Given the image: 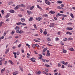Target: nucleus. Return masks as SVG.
Instances as JSON below:
<instances>
[{
    "label": "nucleus",
    "mask_w": 75,
    "mask_h": 75,
    "mask_svg": "<svg viewBox=\"0 0 75 75\" xmlns=\"http://www.w3.org/2000/svg\"><path fill=\"white\" fill-rule=\"evenodd\" d=\"M45 2L46 4H47L48 5H50L51 4V3L50 2L47 0H45Z\"/></svg>",
    "instance_id": "nucleus-1"
},
{
    "label": "nucleus",
    "mask_w": 75,
    "mask_h": 75,
    "mask_svg": "<svg viewBox=\"0 0 75 75\" xmlns=\"http://www.w3.org/2000/svg\"><path fill=\"white\" fill-rule=\"evenodd\" d=\"M60 63H61V64H64V65H67L68 64V63L67 62H66L65 63V62L64 61L61 62Z\"/></svg>",
    "instance_id": "nucleus-2"
},
{
    "label": "nucleus",
    "mask_w": 75,
    "mask_h": 75,
    "mask_svg": "<svg viewBox=\"0 0 75 75\" xmlns=\"http://www.w3.org/2000/svg\"><path fill=\"white\" fill-rule=\"evenodd\" d=\"M54 25H55V24L54 23H51L50 24V27L51 28V27H54Z\"/></svg>",
    "instance_id": "nucleus-3"
},
{
    "label": "nucleus",
    "mask_w": 75,
    "mask_h": 75,
    "mask_svg": "<svg viewBox=\"0 0 75 75\" xmlns=\"http://www.w3.org/2000/svg\"><path fill=\"white\" fill-rule=\"evenodd\" d=\"M47 53L46 56L47 57H49L50 55V51L49 50H47Z\"/></svg>",
    "instance_id": "nucleus-4"
},
{
    "label": "nucleus",
    "mask_w": 75,
    "mask_h": 75,
    "mask_svg": "<svg viewBox=\"0 0 75 75\" xmlns=\"http://www.w3.org/2000/svg\"><path fill=\"white\" fill-rule=\"evenodd\" d=\"M20 7V5H18L14 8V9L15 10H17L18 8H19Z\"/></svg>",
    "instance_id": "nucleus-5"
},
{
    "label": "nucleus",
    "mask_w": 75,
    "mask_h": 75,
    "mask_svg": "<svg viewBox=\"0 0 75 75\" xmlns=\"http://www.w3.org/2000/svg\"><path fill=\"white\" fill-rule=\"evenodd\" d=\"M36 20L38 21H41L42 20V18L40 17L37 18Z\"/></svg>",
    "instance_id": "nucleus-6"
},
{
    "label": "nucleus",
    "mask_w": 75,
    "mask_h": 75,
    "mask_svg": "<svg viewBox=\"0 0 75 75\" xmlns=\"http://www.w3.org/2000/svg\"><path fill=\"white\" fill-rule=\"evenodd\" d=\"M66 30H73V28H72L67 27L66 28Z\"/></svg>",
    "instance_id": "nucleus-7"
},
{
    "label": "nucleus",
    "mask_w": 75,
    "mask_h": 75,
    "mask_svg": "<svg viewBox=\"0 0 75 75\" xmlns=\"http://www.w3.org/2000/svg\"><path fill=\"white\" fill-rule=\"evenodd\" d=\"M8 62H9V63H10L11 64V65H13L14 64V63H13V62L11 60H8Z\"/></svg>",
    "instance_id": "nucleus-8"
},
{
    "label": "nucleus",
    "mask_w": 75,
    "mask_h": 75,
    "mask_svg": "<svg viewBox=\"0 0 75 75\" xmlns=\"http://www.w3.org/2000/svg\"><path fill=\"white\" fill-rule=\"evenodd\" d=\"M18 71H16L13 73V75H17V74H18Z\"/></svg>",
    "instance_id": "nucleus-9"
},
{
    "label": "nucleus",
    "mask_w": 75,
    "mask_h": 75,
    "mask_svg": "<svg viewBox=\"0 0 75 75\" xmlns=\"http://www.w3.org/2000/svg\"><path fill=\"white\" fill-rule=\"evenodd\" d=\"M9 12L11 13H14L15 11H14V10H10L9 11Z\"/></svg>",
    "instance_id": "nucleus-10"
},
{
    "label": "nucleus",
    "mask_w": 75,
    "mask_h": 75,
    "mask_svg": "<svg viewBox=\"0 0 75 75\" xmlns=\"http://www.w3.org/2000/svg\"><path fill=\"white\" fill-rule=\"evenodd\" d=\"M9 50H10V49L9 48L7 49L6 51V54H8V52Z\"/></svg>",
    "instance_id": "nucleus-11"
},
{
    "label": "nucleus",
    "mask_w": 75,
    "mask_h": 75,
    "mask_svg": "<svg viewBox=\"0 0 75 75\" xmlns=\"http://www.w3.org/2000/svg\"><path fill=\"white\" fill-rule=\"evenodd\" d=\"M70 16L72 18H74V15L72 13H70Z\"/></svg>",
    "instance_id": "nucleus-12"
},
{
    "label": "nucleus",
    "mask_w": 75,
    "mask_h": 75,
    "mask_svg": "<svg viewBox=\"0 0 75 75\" xmlns=\"http://www.w3.org/2000/svg\"><path fill=\"white\" fill-rule=\"evenodd\" d=\"M66 34H69V35H72V33H71L70 32H67Z\"/></svg>",
    "instance_id": "nucleus-13"
},
{
    "label": "nucleus",
    "mask_w": 75,
    "mask_h": 75,
    "mask_svg": "<svg viewBox=\"0 0 75 75\" xmlns=\"http://www.w3.org/2000/svg\"><path fill=\"white\" fill-rule=\"evenodd\" d=\"M21 24H22V23L20 22H18L16 23L17 25H21Z\"/></svg>",
    "instance_id": "nucleus-14"
},
{
    "label": "nucleus",
    "mask_w": 75,
    "mask_h": 75,
    "mask_svg": "<svg viewBox=\"0 0 75 75\" xmlns=\"http://www.w3.org/2000/svg\"><path fill=\"white\" fill-rule=\"evenodd\" d=\"M33 17H31L29 19V21H31L33 20Z\"/></svg>",
    "instance_id": "nucleus-15"
},
{
    "label": "nucleus",
    "mask_w": 75,
    "mask_h": 75,
    "mask_svg": "<svg viewBox=\"0 0 75 75\" xmlns=\"http://www.w3.org/2000/svg\"><path fill=\"white\" fill-rule=\"evenodd\" d=\"M34 8V6H32L30 8V10H33V9Z\"/></svg>",
    "instance_id": "nucleus-16"
},
{
    "label": "nucleus",
    "mask_w": 75,
    "mask_h": 75,
    "mask_svg": "<svg viewBox=\"0 0 75 75\" xmlns=\"http://www.w3.org/2000/svg\"><path fill=\"white\" fill-rule=\"evenodd\" d=\"M13 54H14V57H15V58H17V56H16V53L13 52Z\"/></svg>",
    "instance_id": "nucleus-17"
},
{
    "label": "nucleus",
    "mask_w": 75,
    "mask_h": 75,
    "mask_svg": "<svg viewBox=\"0 0 75 75\" xmlns=\"http://www.w3.org/2000/svg\"><path fill=\"white\" fill-rule=\"evenodd\" d=\"M21 21H22V22H24V21H25V19L24 18H22L21 19Z\"/></svg>",
    "instance_id": "nucleus-18"
},
{
    "label": "nucleus",
    "mask_w": 75,
    "mask_h": 75,
    "mask_svg": "<svg viewBox=\"0 0 75 75\" xmlns=\"http://www.w3.org/2000/svg\"><path fill=\"white\" fill-rule=\"evenodd\" d=\"M47 49H48V48H45V49H43V50L42 51V52H45V51H47Z\"/></svg>",
    "instance_id": "nucleus-19"
},
{
    "label": "nucleus",
    "mask_w": 75,
    "mask_h": 75,
    "mask_svg": "<svg viewBox=\"0 0 75 75\" xmlns=\"http://www.w3.org/2000/svg\"><path fill=\"white\" fill-rule=\"evenodd\" d=\"M15 30H19L20 28L18 26H16V28H15Z\"/></svg>",
    "instance_id": "nucleus-20"
},
{
    "label": "nucleus",
    "mask_w": 75,
    "mask_h": 75,
    "mask_svg": "<svg viewBox=\"0 0 75 75\" xmlns=\"http://www.w3.org/2000/svg\"><path fill=\"white\" fill-rule=\"evenodd\" d=\"M27 12L28 14H32V12H31L30 11H27Z\"/></svg>",
    "instance_id": "nucleus-21"
},
{
    "label": "nucleus",
    "mask_w": 75,
    "mask_h": 75,
    "mask_svg": "<svg viewBox=\"0 0 75 75\" xmlns=\"http://www.w3.org/2000/svg\"><path fill=\"white\" fill-rule=\"evenodd\" d=\"M20 6V7H25V5L23 4H22L21 5H19Z\"/></svg>",
    "instance_id": "nucleus-22"
},
{
    "label": "nucleus",
    "mask_w": 75,
    "mask_h": 75,
    "mask_svg": "<svg viewBox=\"0 0 75 75\" xmlns=\"http://www.w3.org/2000/svg\"><path fill=\"white\" fill-rule=\"evenodd\" d=\"M37 6L38 8L39 9H40L41 10H42V9L41 8V7H40V6H39V5H37Z\"/></svg>",
    "instance_id": "nucleus-23"
},
{
    "label": "nucleus",
    "mask_w": 75,
    "mask_h": 75,
    "mask_svg": "<svg viewBox=\"0 0 75 75\" xmlns=\"http://www.w3.org/2000/svg\"><path fill=\"white\" fill-rule=\"evenodd\" d=\"M5 71V68L1 70V72L3 73Z\"/></svg>",
    "instance_id": "nucleus-24"
},
{
    "label": "nucleus",
    "mask_w": 75,
    "mask_h": 75,
    "mask_svg": "<svg viewBox=\"0 0 75 75\" xmlns=\"http://www.w3.org/2000/svg\"><path fill=\"white\" fill-rule=\"evenodd\" d=\"M57 8L58 9H63V8L60 6H58L57 7Z\"/></svg>",
    "instance_id": "nucleus-25"
},
{
    "label": "nucleus",
    "mask_w": 75,
    "mask_h": 75,
    "mask_svg": "<svg viewBox=\"0 0 75 75\" xmlns=\"http://www.w3.org/2000/svg\"><path fill=\"white\" fill-rule=\"evenodd\" d=\"M57 3L59 4H61L62 3V1H57Z\"/></svg>",
    "instance_id": "nucleus-26"
},
{
    "label": "nucleus",
    "mask_w": 75,
    "mask_h": 75,
    "mask_svg": "<svg viewBox=\"0 0 75 75\" xmlns=\"http://www.w3.org/2000/svg\"><path fill=\"white\" fill-rule=\"evenodd\" d=\"M69 50H70V51H74V49H73V48L72 47H71L69 48Z\"/></svg>",
    "instance_id": "nucleus-27"
},
{
    "label": "nucleus",
    "mask_w": 75,
    "mask_h": 75,
    "mask_svg": "<svg viewBox=\"0 0 75 75\" xmlns=\"http://www.w3.org/2000/svg\"><path fill=\"white\" fill-rule=\"evenodd\" d=\"M10 16V13L7 14V15L6 16V18H8V17Z\"/></svg>",
    "instance_id": "nucleus-28"
},
{
    "label": "nucleus",
    "mask_w": 75,
    "mask_h": 75,
    "mask_svg": "<svg viewBox=\"0 0 75 75\" xmlns=\"http://www.w3.org/2000/svg\"><path fill=\"white\" fill-rule=\"evenodd\" d=\"M47 40L49 41H51V39L50 38H46Z\"/></svg>",
    "instance_id": "nucleus-29"
},
{
    "label": "nucleus",
    "mask_w": 75,
    "mask_h": 75,
    "mask_svg": "<svg viewBox=\"0 0 75 75\" xmlns=\"http://www.w3.org/2000/svg\"><path fill=\"white\" fill-rule=\"evenodd\" d=\"M4 24V23H3V22H1L0 23V27H1Z\"/></svg>",
    "instance_id": "nucleus-30"
},
{
    "label": "nucleus",
    "mask_w": 75,
    "mask_h": 75,
    "mask_svg": "<svg viewBox=\"0 0 75 75\" xmlns=\"http://www.w3.org/2000/svg\"><path fill=\"white\" fill-rule=\"evenodd\" d=\"M8 5H10L11 4H13V2L10 1L8 2Z\"/></svg>",
    "instance_id": "nucleus-31"
},
{
    "label": "nucleus",
    "mask_w": 75,
    "mask_h": 75,
    "mask_svg": "<svg viewBox=\"0 0 75 75\" xmlns=\"http://www.w3.org/2000/svg\"><path fill=\"white\" fill-rule=\"evenodd\" d=\"M33 41H35V42H40V41L35 39H34Z\"/></svg>",
    "instance_id": "nucleus-32"
},
{
    "label": "nucleus",
    "mask_w": 75,
    "mask_h": 75,
    "mask_svg": "<svg viewBox=\"0 0 75 75\" xmlns=\"http://www.w3.org/2000/svg\"><path fill=\"white\" fill-rule=\"evenodd\" d=\"M50 13H51V14H54V13H55V12L54 11H50Z\"/></svg>",
    "instance_id": "nucleus-33"
},
{
    "label": "nucleus",
    "mask_w": 75,
    "mask_h": 75,
    "mask_svg": "<svg viewBox=\"0 0 75 75\" xmlns=\"http://www.w3.org/2000/svg\"><path fill=\"white\" fill-rule=\"evenodd\" d=\"M30 60L33 62H35V61L33 59H30Z\"/></svg>",
    "instance_id": "nucleus-34"
},
{
    "label": "nucleus",
    "mask_w": 75,
    "mask_h": 75,
    "mask_svg": "<svg viewBox=\"0 0 75 75\" xmlns=\"http://www.w3.org/2000/svg\"><path fill=\"white\" fill-rule=\"evenodd\" d=\"M6 34H7V32H6V31H5L4 34H3L4 36H6Z\"/></svg>",
    "instance_id": "nucleus-35"
},
{
    "label": "nucleus",
    "mask_w": 75,
    "mask_h": 75,
    "mask_svg": "<svg viewBox=\"0 0 75 75\" xmlns=\"http://www.w3.org/2000/svg\"><path fill=\"white\" fill-rule=\"evenodd\" d=\"M40 74H41V71H39L38 72V73L37 74V75H39Z\"/></svg>",
    "instance_id": "nucleus-36"
},
{
    "label": "nucleus",
    "mask_w": 75,
    "mask_h": 75,
    "mask_svg": "<svg viewBox=\"0 0 75 75\" xmlns=\"http://www.w3.org/2000/svg\"><path fill=\"white\" fill-rule=\"evenodd\" d=\"M69 40H73V38H68Z\"/></svg>",
    "instance_id": "nucleus-37"
},
{
    "label": "nucleus",
    "mask_w": 75,
    "mask_h": 75,
    "mask_svg": "<svg viewBox=\"0 0 75 75\" xmlns=\"http://www.w3.org/2000/svg\"><path fill=\"white\" fill-rule=\"evenodd\" d=\"M44 34L45 35H47V32L46 31H44Z\"/></svg>",
    "instance_id": "nucleus-38"
},
{
    "label": "nucleus",
    "mask_w": 75,
    "mask_h": 75,
    "mask_svg": "<svg viewBox=\"0 0 75 75\" xmlns=\"http://www.w3.org/2000/svg\"><path fill=\"white\" fill-rule=\"evenodd\" d=\"M45 65L46 67H50V66L48 64H45Z\"/></svg>",
    "instance_id": "nucleus-39"
},
{
    "label": "nucleus",
    "mask_w": 75,
    "mask_h": 75,
    "mask_svg": "<svg viewBox=\"0 0 75 75\" xmlns=\"http://www.w3.org/2000/svg\"><path fill=\"white\" fill-rule=\"evenodd\" d=\"M33 26H34V28H36V29L37 28V26L36 25L34 24L33 25Z\"/></svg>",
    "instance_id": "nucleus-40"
},
{
    "label": "nucleus",
    "mask_w": 75,
    "mask_h": 75,
    "mask_svg": "<svg viewBox=\"0 0 75 75\" xmlns=\"http://www.w3.org/2000/svg\"><path fill=\"white\" fill-rule=\"evenodd\" d=\"M58 66L59 67H61V64L60 63H59L58 64Z\"/></svg>",
    "instance_id": "nucleus-41"
},
{
    "label": "nucleus",
    "mask_w": 75,
    "mask_h": 75,
    "mask_svg": "<svg viewBox=\"0 0 75 75\" xmlns=\"http://www.w3.org/2000/svg\"><path fill=\"white\" fill-rule=\"evenodd\" d=\"M63 52L64 53H66L67 52V50H63Z\"/></svg>",
    "instance_id": "nucleus-42"
},
{
    "label": "nucleus",
    "mask_w": 75,
    "mask_h": 75,
    "mask_svg": "<svg viewBox=\"0 0 75 75\" xmlns=\"http://www.w3.org/2000/svg\"><path fill=\"white\" fill-rule=\"evenodd\" d=\"M18 17H22L23 16V15H21V14H18Z\"/></svg>",
    "instance_id": "nucleus-43"
},
{
    "label": "nucleus",
    "mask_w": 75,
    "mask_h": 75,
    "mask_svg": "<svg viewBox=\"0 0 75 75\" xmlns=\"http://www.w3.org/2000/svg\"><path fill=\"white\" fill-rule=\"evenodd\" d=\"M21 46V44H20L18 45V48H20Z\"/></svg>",
    "instance_id": "nucleus-44"
},
{
    "label": "nucleus",
    "mask_w": 75,
    "mask_h": 75,
    "mask_svg": "<svg viewBox=\"0 0 75 75\" xmlns=\"http://www.w3.org/2000/svg\"><path fill=\"white\" fill-rule=\"evenodd\" d=\"M26 46L28 47V48H30V45H28V43L26 44Z\"/></svg>",
    "instance_id": "nucleus-45"
},
{
    "label": "nucleus",
    "mask_w": 75,
    "mask_h": 75,
    "mask_svg": "<svg viewBox=\"0 0 75 75\" xmlns=\"http://www.w3.org/2000/svg\"><path fill=\"white\" fill-rule=\"evenodd\" d=\"M14 33H15V32H14V30H13L11 32L12 34L13 35V34H14Z\"/></svg>",
    "instance_id": "nucleus-46"
},
{
    "label": "nucleus",
    "mask_w": 75,
    "mask_h": 75,
    "mask_svg": "<svg viewBox=\"0 0 75 75\" xmlns=\"http://www.w3.org/2000/svg\"><path fill=\"white\" fill-rule=\"evenodd\" d=\"M1 13H2V14H4V11L3 10H2L1 11Z\"/></svg>",
    "instance_id": "nucleus-47"
},
{
    "label": "nucleus",
    "mask_w": 75,
    "mask_h": 75,
    "mask_svg": "<svg viewBox=\"0 0 75 75\" xmlns=\"http://www.w3.org/2000/svg\"><path fill=\"white\" fill-rule=\"evenodd\" d=\"M6 72H7V73H9L10 72V71L8 70H6Z\"/></svg>",
    "instance_id": "nucleus-48"
},
{
    "label": "nucleus",
    "mask_w": 75,
    "mask_h": 75,
    "mask_svg": "<svg viewBox=\"0 0 75 75\" xmlns=\"http://www.w3.org/2000/svg\"><path fill=\"white\" fill-rule=\"evenodd\" d=\"M23 31H22V30H20V32L19 34H23Z\"/></svg>",
    "instance_id": "nucleus-49"
},
{
    "label": "nucleus",
    "mask_w": 75,
    "mask_h": 75,
    "mask_svg": "<svg viewBox=\"0 0 75 75\" xmlns=\"http://www.w3.org/2000/svg\"><path fill=\"white\" fill-rule=\"evenodd\" d=\"M4 36H2V37H1L0 38V39H1V40H2L3 39H4Z\"/></svg>",
    "instance_id": "nucleus-50"
},
{
    "label": "nucleus",
    "mask_w": 75,
    "mask_h": 75,
    "mask_svg": "<svg viewBox=\"0 0 75 75\" xmlns=\"http://www.w3.org/2000/svg\"><path fill=\"white\" fill-rule=\"evenodd\" d=\"M20 54V52H17L16 53L17 55H19Z\"/></svg>",
    "instance_id": "nucleus-51"
},
{
    "label": "nucleus",
    "mask_w": 75,
    "mask_h": 75,
    "mask_svg": "<svg viewBox=\"0 0 75 75\" xmlns=\"http://www.w3.org/2000/svg\"><path fill=\"white\" fill-rule=\"evenodd\" d=\"M65 68V66H64V65H62V68L63 69V68Z\"/></svg>",
    "instance_id": "nucleus-52"
},
{
    "label": "nucleus",
    "mask_w": 75,
    "mask_h": 75,
    "mask_svg": "<svg viewBox=\"0 0 75 75\" xmlns=\"http://www.w3.org/2000/svg\"><path fill=\"white\" fill-rule=\"evenodd\" d=\"M59 40V38H56V41H58Z\"/></svg>",
    "instance_id": "nucleus-53"
},
{
    "label": "nucleus",
    "mask_w": 75,
    "mask_h": 75,
    "mask_svg": "<svg viewBox=\"0 0 75 75\" xmlns=\"http://www.w3.org/2000/svg\"><path fill=\"white\" fill-rule=\"evenodd\" d=\"M2 61H1V60L0 61V65H2Z\"/></svg>",
    "instance_id": "nucleus-54"
},
{
    "label": "nucleus",
    "mask_w": 75,
    "mask_h": 75,
    "mask_svg": "<svg viewBox=\"0 0 75 75\" xmlns=\"http://www.w3.org/2000/svg\"><path fill=\"white\" fill-rule=\"evenodd\" d=\"M21 25H26V24L25 23H22Z\"/></svg>",
    "instance_id": "nucleus-55"
},
{
    "label": "nucleus",
    "mask_w": 75,
    "mask_h": 75,
    "mask_svg": "<svg viewBox=\"0 0 75 75\" xmlns=\"http://www.w3.org/2000/svg\"><path fill=\"white\" fill-rule=\"evenodd\" d=\"M67 24H68V25H71V24H72V23L71 22H70L69 23H67Z\"/></svg>",
    "instance_id": "nucleus-56"
},
{
    "label": "nucleus",
    "mask_w": 75,
    "mask_h": 75,
    "mask_svg": "<svg viewBox=\"0 0 75 75\" xmlns=\"http://www.w3.org/2000/svg\"><path fill=\"white\" fill-rule=\"evenodd\" d=\"M43 16H44V17H47V16H48V15L46 14L44 15H43Z\"/></svg>",
    "instance_id": "nucleus-57"
},
{
    "label": "nucleus",
    "mask_w": 75,
    "mask_h": 75,
    "mask_svg": "<svg viewBox=\"0 0 75 75\" xmlns=\"http://www.w3.org/2000/svg\"><path fill=\"white\" fill-rule=\"evenodd\" d=\"M42 62H45V59H42Z\"/></svg>",
    "instance_id": "nucleus-58"
},
{
    "label": "nucleus",
    "mask_w": 75,
    "mask_h": 75,
    "mask_svg": "<svg viewBox=\"0 0 75 75\" xmlns=\"http://www.w3.org/2000/svg\"><path fill=\"white\" fill-rule=\"evenodd\" d=\"M40 32L41 33H42V30L41 29H40Z\"/></svg>",
    "instance_id": "nucleus-59"
},
{
    "label": "nucleus",
    "mask_w": 75,
    "mask_h": 75,
    "mask_svg": "<svg viewBox=\"0 0 75 75\" xmlns=\"http://www.w3.org/2000/svg\"><path fill=\"white\" fill-rule=\"evenodd\" d=\"M20 69L22 72H23V68H20Z\"/></svg>",
    "instance_id": "nucleus-60"
},
{
    "label": "nucleus",
    "mask_w": 75,
    "mask_h": 75,
    "mask_svg": "<svg viewBox=\"0 0 75 75\" xmlns=\"http://www.w3.org/2000/svg\"><path fill=\"white\" fill-rule=\"evenodd\" d=\"M21 51L22 53H24V50H22Z\"/></svg>",
    "instance_id": "nucleus-61"
},
{
    "label": "nucleus",
    "mask_w": 75,
    "mask_h": 75,
    "mask_svg": "<svg viewBox=\"0 0 75 75\" xmlns=\"http://www.w3.org/2000/svg\"><path fill=\"white\" fill-rule=\"evenodd\" d=\"M54 18L55 20H57V18L56 17H54Z\"/></svg>",
    "instance_id": "nucleus-62"
},
{
    "label": "nucleus",
    "mask_w": 75,
    "mask_h": 75,
    "mask_svg": "<svg viewBox=\"0 0 75 75\" xmlns=\"http://www.w3.org/2000/svg\"><path fill=\"white\" fill-rule=\"evenodd\" d=\"M4 65H6L7 64V61H6L4 63Z\"/></svg>",
    "instance_id": "nucleus-63"
},
{
    "label": "nucleus",
    "mask_w": 75,
    "mask_h": 75,
    "mask_svg": "<svg viewBox=\"0 0 75 75\" xmlns=\"http://www.w3.org/2000/svg\"><path fill=\"white\" fill-rule=\"evenodd\" d=\"M57 15L59 16H61V14L60 13H58Z\"/></svg>",
    "instance_id": "nucleus-64"
}]
</instances>
